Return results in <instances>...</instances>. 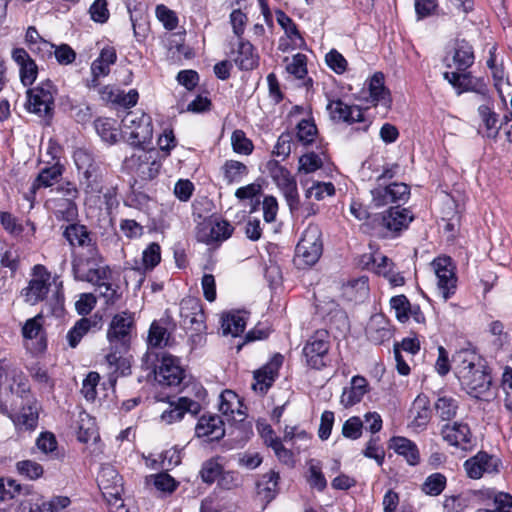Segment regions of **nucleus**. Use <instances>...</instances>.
Segmentation results:
<instances>
[{
	"label": "nucleus",
	"instance_id": "obj_1",
	"mask_svg": "<svg viewBox=\"0 0 512 512\" xmlns=\"http://www.w3.org/2000/svg\"><path fill=\"white\" fill-rule=\"evenodd\" d=\"M103 262V257L97 246H90L72 261V272L75 280L89 283L110 280L111 270Z\"/></svg>",
	"mask_w": 512,
	"mask_h": 512
},
{
	"label": "nucleus",
	"instance_id": "obj_2",
	"mask_svg": "<svg viewBox=\"0 0 512 512\" xmlns=\"http://www.w3.org/2000/svg\"><path fill=\"white\" fill-rule=\"evenodd\" d=\"M74 162L80 175V185L86 194H98L102 192L104 180V168L96 160L93 153L79 148L73 154Z\"/></svg>",
	"mask_w": 512,
	"mask_h": 512
},
{
	"label": "nucleus",
	"instance_id": "obj_3",
	"mask_svg": "<svg viewBox=\"0 0 512 512\" xmlns=\"http://www.w3.org/2000/svg\"><path fill=\"white\" fill-rule=\"evenodd\" d=\"M57 88L50 79L40 82L27 90L26 109L42 118L51 119Z\"/></svg>",
	"mask_w": 512,
	"mask_h": 512
},
{
	"label": "nucleus",
	"instance_id": "obj_4",
	"mask_svg": "<svg viewBox=\"0 0 512 512\" xmlns=\"http://www.w3.org/2000/svg\"><path fill=\"white\" fill-rule=\"evenodd\" d=\"M121 122L125 133H128L127 141L131 146L140 147L151 141L153 126L148 114L129 111Z\"/></svg>",
	"mask_w": 512,
	"mask_h": 512
},
{
	"label": "nucleus",
	"instance_id": "obj_5",
	"mask_svg": "<svg viewBox=\"0 0 512 512\" xmlns=\"http://www.w3.org/2000/svg\"><path fill=\"white\" fill-rule=\"evenodd\" d=\"M157 364L153 367L155 380L161 386H179L185 378V371L180 365V359L167 353L155 355Z\"/></svg>",
	"mask_w": 512,
	"mask_h": 512
},
{
	"label": "nucleus",
	"instance_id": "obj_6",
	"mask_svg": "<svg viewBox=\"0 0 512 512\" xmlns=\"http://www.w3.org/2000/svg\"><path fill=\"white\" fill-rule=\"evenodd\" d=\"M134 329L135 322L132 313L123 311L115 314L107 330V340L110 346L130 349Z\"/></svg>",
	"mask_w": 512,
	"mask_h": 512
},
{
	"label": "nucleus",
	"instance_id": "obj_7",
	"mask_svg": "<svg viewBox=\"0 0 512 512\" xmlns=\"http://www.w3.org/2000/svg\"><path fill=\"white\" fill-rule=\"evenodd\" d=\"M322 232L318 225L310 224L296 246V257L307 266L314 265L322 255Z\"/></svg>",
	"mask_w": 512,
	"mask_h": 512
},
{
	"label": "nucleus",
	"instance_id": "obj_8",
	"mask_svg": "<svg viewBox=\"0 0 512 512\" xmlns=\"http://www.w3.org/2000/svg\"><path fill=\"white\" fill-rule=\"evenodd\" d=\"M462 388L471 396L479 400H489L493 393L491 391L492 377L483 364L464 374L459 379Z\"/></svg>",
	"mask_w": 512,
	"mask_h": 512
},
{
	"label": "nucleus",
	"instance_id": "obj_9",
	"mask_svg": "<svg viewBox=\"0 0 512 512\" xmlns=\"http://www.w3.org/2000/svg\"><path fill=\"white\" fill-rule=\"evenodd\" d=\"M375 219L386 230L385 237L395 238L408 228L414 216L409 209L396 205L378 214Z\"/></svg>",
	"mask_w": 512,
	"mask_h": 512
},
{
	"label": "nucleus",
	"instance_id": "obj_10",
	"mask_svg": "<svg viewBox=\"0 0 512 512\" xmlns=\"http://www.w3.org/2000/svg\"><path fill=\"white\" fill-rule=\"evenodd\" d=\"M330 349L329 335L326 330L316 331L303 347L306 363L312 369L320 370L326 366V357Z\"/></svg>",
	"mask_w": 512,
	"mask_h": 512
},
{
	"label": "nucleus",
	"instance_id": "obj_11",
	"mask_svg": "<svg viewBox=\"0 0 512 512\" xmlns=\"http://www.w3.org/2000/svg\"><path fill=\"white\" fill-rule=\"evenodd\" d=\"M32 275L33 278L22 289L21 295L26 303L36 305L47 297L51 285V273L45 266L37 264L33 267Z\"/></svg>",
	"mask_w": 512,
	"mask_h": 512
},
{
	"label": "nucleus",
	"instance_id": "obj_12",
	"mask_svg": "<svg viewBox=\"0 0 512 512\" xmlns=\"http://www.w3.org/2000/svg\"><path fill=\"white\" fill-rule=\"evenodd\" d=\"M21 400L19 411L14 412L12 416V423L19 433L33 432L38 427L41 404L34 395L21 398Z\"/></svg>",
	"mask_w": 512,
	"mask_h": 512
},
{
	"label": "nucleus",
	"instance_id": "obj_13",
	"mask_svg": "<svg viewBox=\"0 0 512 512\" xmlns=\"http://www.w3.org/2000/svg\"><path fill=\"white\" fill-rule=\"evenodd\" d=\"M227 55L240 70L249 71L258 65V55L254 46L243 39L242 34H234L229 41Z\"/></svg>",
	"mask_w": 512,
	"mask_h": 512
},
{
	"label": "nucleus",
	"instance_id": "obj_14",
	"mask_svg": "<svg viewBox=\"0 0 512 512\" xmlns=\"http://www.w3.org/2000/svg\"><path fill=\"white\" fill-rule=\"evenodd\" d=\"M372 204L376 208L388 204H404L410 196V187L405 183L393 182L387 186L378 185L371 190Z\"/></svg>",
	"mask_w": 512,
	"mask_h": 512
},
{
	"label": "nucleus",
	"instance_id": "obj_15",
	"mask_svg": "<svg viewBox=\"0 0 512 512\" xmlns=\"http://www.w3.org/2000/svg\"><path fill=\"white\" fill-rule=\"evenodd\" d=\"M127 169L134 171L142 180H153L160 171L161 163L152 151H140L124 159Z\"/></svg>",
	"mask_w": 512,
	"mask_h": 512
},
{
	"label": "nucleus",
	"instance_id": "obj_16",
	"mask_svg": "<svg viewBox=\"0 0 512 512\" xmlns=\"http://www.w3.org/2000/svg\"><path fill=\"white\" fill-rule=\"evenodd\" d=\"M501 466V459L486 451H479L464 462L467 476L471 479H480L485 473L497 474Z\"/></svg>",
	"mask_w": 512,
	"mask_h": 512
},
{
	"label": "nucleus",
	"instance_id": "obj_17",
	"mask_svg": "<svg viewBox=\"0 0 512 512\" xmlns=\"http://www.w3.org/2000/svg\"><path fill=\"white\" fill-rule=\"evenodd\" d=\"M180 324L191 331H205V314L199 299L189 297L180 302Z\"/></svg>",
	"mask_w": 512,
	"mask_h": 512
},
{
	"label": "nucleus",
	"instance_id": "obj_18",
	"mask_svg": "<svg viewBox=\"0 0 512 512\" xmlns=\"http://www.w3.org/2000/svg\"><path fill=\"white\" fill-rule=\"evenodd\" d=\"M432 265L438 279L437 286L439 293L446 301L454 295L457 282L451 258L448 256L438 257L433 260Z\"/></svg>",
	"mask_w": 512,
	"mask_h": 512
},
{
	"label": "nucleus",
	"instance_id": "obj_19",
	"mask_svg": "<svg viewBox=\"0 0 512 512\" xmlns=\"http://www.w3.org/2000/svg\"><path fill=\"white\" fill-rule=\"evenodd\" d=\"M330 117L335 122H344L349 125L365 122L364 112L358 105H348L341 99L330 100L327 104Z\"/></svg>",
	"mask_w": 512,
	"mask_h": 512
},
{
	"label": "nucleus",
	"instance_id": "obj_20",
	"mask_svg": "<svg viewBox=\"0 0 512 512\" xmlns=\"http://www.w3.org/2000/svg\"><path fill=\"white\" fill-rule=\"evenodd\" d=\"M283 363V356L276 354L270 362L254 372L255 383L252 384L254 391L265 394L278 377V372Z\"/></svg>",
	"mask_w": 512,
	"mask_h": 512
},
{
	"label": "nucleus",
	"instance_id": "obj_21",
	"mask_svg": "<svg viewBox=\"0 0 512 512\" xmlns=\"http://www.w3.org/2000/svg\"><path fill=\"white\" fill-rule=\"evenodd\" d=\"M195 434L207 442L219 441L225 436L224 422L219 415H202L196 424Z\"/></svg>",
	"mask_w": 512,
	"mask_h": 512
},
{
	"label": "nucleus",
	"instance_id": "obj_22",
	"mask_svg": "<svg viewBox=\"0 0 512 512\" xmlns=\"http://www.w3.org/2000/svg\"><path fill=\"white\" fill-rule=\"evenodd\" d=\"M32 493V486L22 485L11 478H0V512H9L14 499Z\"/></svg>",
	"mask_w": 512,
	"mask_h": 512
},
{
	"label": "nucleus",
	"instance_id": "obj_23",
	"mask_svg": "<svg viewBox=\"0 0 512 512\" xmlns=\"http://www.w3.org/2000/svg\"><path fill=\"white\" fill-rule=\"evenodd\" d=\"M441 435L449 445L467 449L471 445L472 432L467 423L455 421L447 423L441 429Z\"/></svg>",
	"mask_w": 512,
	"mask_h": 512
},
{
	"label": "nucleus",
	"instance_id": "obj_24",
	"mask_svg": "<svg viewBox=\"0 0 512 512\" xmlns=\"http://www.w3.org/2000/svg\"><path fill=\"white\" fill-rule=\"evenodd\" d=\"M102 328V316L94 314L91 317L79 319L67 333V341L71 348L77 347L81 339L90 331L96 332Z\"/></svg>",
	"mask_w": 512,
	"mask_h": 512
},
{
	"label": "nucleus",
	"instance_id": "obj_25",
	"mask_svg": "<svg viewBox=\"0 0 512 512\" xmlns=\"http://www.w3.org/2000/svg\"><path fill=\"white\" fill-rule=\"evenodd\" d=\"M97 482L103 495H118L123 492V478L110 464L101 467Z\"/></svg>",
	"mask_w": 512,
	"mask_h": 512
},
{
	"label": "nucleus",
	"instance_id": "obj_26",
	"mask_svg": "<svg viewBox=\"0 0 512 512\" xmlns=\"http://www.w3.org/2000/svg\"><path fill=\"white\" fill-rule=\"evenodd\" d=\"M12 59L19 66L20 80L24 86H31L37 78L38 67L35 61L23 48H14Z\"/></svg>",
	"mask_w": 512,
	"mask_h": 512
},
{
	"label": "nucleus",
	"instance_id": "obj_27",
	"mask_svg": "<svg viewBox=\"0 0 512 512\" xmlns=\"http://www.w3.org/2000/svg\"><path fill=\"white\" fill-rule=\"evenodd\" d=\"M206 227L208 233L201 235V240L207 244L222 242L231 237L234 227L226 220L219 217H211Z\"/></svg>",
	"mask_w": 512,
	"mask_h": 512
},
{
	"label": "nucleus",
	"instance_id": "obj_28",
	"mask_svg": "<svg viewBox=\"0 0 512 512\" xmlns=\"http://www.w3.org/2000/svg\"><path fill=\"white\" fill-rule=\"evenodd\" d=\"M392 335L390 324L383 315H375L370 319L366 327V336L370 342L380 345L390 340Z\"/></svg>",
	"mask_w": 512,
	"mask_h": 512
},
{
	"label": "nucleus",
	"instance_id": "obj_29",
	"mask_svg": "<svg viewBox=\"0 0 512 512\" xmlns=\"http://www.w3.org/2000/svg\"><path fill=\"white\" fill-rule=\"evenodd\" d=\"M389 448L404 457L411 466L420 462V453L416 443L406 437L393 436L389 441Z\"/></svg>",
	"mask_w": 512,
	"mask_h": 512
},
{
	"label": "nucleus",
	"instance_id": "obj_30",
	"mask_svg": "<svg viewBox=\"0 0 512 512\" xmlns=\"http://www.w3.org/2000/svg\"><path fill=\"white\" fill-rule=\"evenodd\" d=\"M452 363L458 380L482 364L480 357L469 349L457 351L452 357Z\"/></svg>",
	"mask_w": 512,
	"mask_h": 512
},
{
	"label": "nucleus",
	"instance_id": "obj_31",
	"mask_svg": "<svg viewBox=\"0 0 512 512\" xmlns=\"http://www.w3.org/2000/svg\"><path fill=\"white\" fill-rule=\"evenodd\" d=\"M63 237L69 242L71 246H81L87 249L90 246H96L92 241L91 233L85 225L77 223L76 221L70 222L63 231Z\"/></svg>",
	"mask_w": 512,
	"mask_h": 512
},
{
	"label": "nucleus",
	"instance_id": "obj_32",
	"mask_svg": "<svg viewBox=\"0 0 512 512\" xmlns=\"http://www.w3.org/2000/svg\"><path fill=\"white\" fill-rule=\"evenodd\" d=\"M367 392V380L362 376H354L351 379V386L343 390L341 395V403L345 407H351L359 403Z\"/></svg>",
	"mask_w": 512,
	"mask_h": 512
},
{
	"label": "nucleus",
	"instance_id": "obj_33",
	"mask_svg": "<svg viewBox=\"0 0 512 512\" xmlns=\"http://www.w3.org/2000/svg\"><path fill=\"white\" fill-rule=\"evenodd\" d=\"M248 315L245 311H232L223 315L221 327L224 335L240 336L246 328Z\"/></svg>",
	"mask_w": 512,
	"mask_h": 512
},
{
	"label": "nucleus",
	"instance_id": "obj_34",
	"mask_svg": "<svg viewBox=\"0 0 512 512\" xmlns=\"http://www.w3.org/2000/svg\"><path fill=\"white\" fill-rule=\"evenodd\" d=\"M52 210L57 220L74 222L78 219V207L74 199L54 197L50 200Z\"/></svg>",
	"mask_w": 512,
	"mask_h": 512
},
{
	"label": "nucleus",
	"instance_id": "obj_35",
	"mask_svg": "<svg viewBox=\"0 0 512 512\" xmlns=\"http://www.w3.org/2000/svg\"><path fill=\"white\" fill-rule=\"evenodd\" d=\"M265 171L281 191L292 187V185H296V181L290 171L286 167L280 165L277 160H269L265 165Z\"/></svg>",
	"mask_w": 512,
	"mask_h": 512
},
{
	"label": "nucleus",
	"instance_id": "obj_36",
	"mask_svg": "<svg viewBox=\"0 0 512 512\" xmlns=\"http://www.w3.org/2000/svg\"><path fill=\"white\" fill-rule=\"evenodd\" d=\"M167 320H154L149 328L148 345L152 348H163L170 345L171 333L168 331Z\"/></svg>",
	"mask_w": 512,
	"mask_h": 512
},
{
	"label": "nucleus",
	"instance_id": "obj_37",
	"mask_svg": "<svg viewBox=\"0 0 512 512\" xmlns=\"http://www.w3.org/2000/svg\"><path fill=\"white\" fill-rule=\"evenodd\" d=\"M286 71L298 80H303L302 86L307 90L312 88L313 80L307 77V56L302 53L295 54L291 61L286 65Z\"/></svg>",
	"mask_w": 512,
	"mask_h": 512
},
{
	"label": "nucleus",
	"instance_id": "obj_38",
	"mask_svg": "<svg viewBox=\"0 0 512 512\" xmlns=\"http://www.w3.org/2000/svg\"><path fill=\"white\" fill-rule=\"evenodd\" d=\"M369 92L371 98L388 107L391 104V94L385 86V76L382 72H375L369 80Z\"/></svg>",
	"mask_w": 512,
	"mask_h": 512
},
{
	"label": "nucleus",
	"instance_id": "obj_39",
	"mask_svg": "<svg viewBox=\"0 0 512 512\" xmlns=\"http://www.w3.org/2000/svg\"><path fill=\"white\" fill-rule=\"evenodd\" d=\"M452 59L458 71H466L474 63L472 46L465 40H457Z\"/></svg>",
	"mask_w": 512,
	"mask_h": 512
},
{
	"label": "nucleus",
	"instance_id": "obj_40",
	"mask_svg": "<svg viewBox=\"0 0 512 512\" xmlns=\"http://www.w3.org/2000/svg\"><path fill=\"white\" fill-rule=\"evenodd\" d=\"M328 159L326 150L321 148L320 151H310L299 157L298 171L304 174H310L322 168L324 161Z\"/></svg>",
	"mask_w": 512,
	"mask_h": 512
},
{
	"label": "nucleus",
	"instance_id": "obj_41",
	"mask_svg": "<svg viewBox=\"0 0 512 512\" xmlns=\"http://www.w3.org/2000/svg\"><path fill=\"white\" fill-rule=\"evenodd\" d=\"M9 374L10 377L8 381L11 382V393L15 394L20 399L32 395L30 386L28 384V379L24 372L19 367L14 366V368L10 371Z\"/></svg>",
	"mask_w": 512,
	"mask_h": 512
},
{
	"label": "nucleus",
	"instance_id": "obj_42",
	"mask_svg": "<svg viewBox=\"0 0 512 512\" xmlns=\"http://www.w3.org/2000/svg\"><path fill=\"white\" fill-rule=\"evenodd\" d=\"M280 476L275 471H270L262 476V479L257 483L258 494L263 495L267 503L271 502L278 490V482Z\"/></svg>",
	"mask_w": 512,
	"mask_h": 512
},
{
	"label": "nucleus",
	"instance_id": "obj_43",
	"mask_svg": "<svg viewBox=\"0 0 512 512\" xmlns=\"http://www.w3.org/2000/svg\"><path fill=\"white\" fill-rule=\"evenodd\" d=\"M222 171L227 184L239 183L248 174L247 166L236 160H227Z\"/></svg>",
	"mask_w": 512,
	"mask_h": 512
},
{
	"label": "nucleus",
	"instance_id": "obj_44",
	"mask_svg": "<svg viewBox=\"0 0 512 512\" xmlns=\"http://www.w3.org/2000/svg\"><path fill=\"white\" fill-rule=\"evenodd\" d=\"M94 128L100 138L112 145L118 140V132L115 127V121L109 118H98L94 121Z\"/></svg>",
	"mask_w": 512,
	"mask_h": 512
},
{
	"label": "nucleus",
	"instance_id": "obj_45",
	"mask_svg": "<svg viewBox=\"0 0 512 512\" xmlns=\"http://www.w3.org/2000/svg\"><path fill=\"white\" fill-rule=\"evenodd\" d=\"M318 134L312 119H302L296 126V138L304 146L312 144Z\"/></svg>",
	"mask_w": 512,
	"mask_h": 512
},
{
	"label": "nucleus",
	"instance_id": "obj_46",
	"mask_svg": "<svg viewBox=\"0 0 512 512\" xmlns=\"http://www.w3.org/2000/svg\"><path fill=\"white\" fill-rule=\"evenodd\" d=\"M486 497L493 500L494 508L485 512H512V496L509 493L487 490Z\"/></svg>",
	"mask_w": 512,
	"mask_h": 512
},
{
	"label": "nucleus",
	"instance_id": "obj_47",
	"mask_svg": "<svg viewBox=\"0 0 512 512\" xmlns=\"http://www.w3.org/2000/svg\"><path fill=\"white\" fill-rule=\"evenodd\" d=\"M435 409L442 420L449 421L456 416L458 402L452 397L442 396L437 399Z\"/></svg>",
	"mask_w": 512,
	"mask_h": 512
},
{
	"label": "nucleus",
	"instance_id": "obj_48",
	"mask_svg": "<svg viewBox=\"0 0 512 512\" xmlns=\"http://www.w3.org/2000/svg\"><path fill=\"white\" fill-rule=\"evenodd\" d=\"M92 284L96 286L95 291L104 298L106 305H114L121 298L119 286L113 285L109 280H101Z\"/></svg>",
	"mask_w": 512,
	"mask_h": 512
},
{
	"label": "nucleus",
	"instance_id": "obj_49",
	"mask_svg": "<svg viewBox=\"0 0 512 512\" xmlns=\"http://www.w3.org/2000/svg\"><path fill=\"white\" fill-rule=\"evenodd\" d=\"M478 112L486 127L487 137L495 139L499 133V128L496 126L498 122L497 114L486 104L480 105Z\"/></svg>",
	"mask_w": 512,
	"mask_h": 512
},
{
	"label": "nucleus",
	"instance_id": "obj_50",
	"mask_svg": "<svg viewBox=\"0 0 512 512\" xmlns=\"http://www.w3.org/2000/svg\"><path fill=\"white\" fill-rule=\"evenodd\" d=\"M447 479L441 473L429 475L422 485V491L430 496L440 495L446 487Z\"/></svg>",
	"mask_w": 512,
	"mask_h": 512
},
{
	"label": "nucleus",
	"instance_id": "obj_51",
	"mask_svg": "<svg viewBox=\"0 0 512 512\" xmlns=\"http://www.w3.org/2000/svg\"><path fill=\"white\" fill-rule=\"evenodd\" d=\"M413 408L416 410L413 420L414 425L417 427L426 426L431 418V410L427 398L418 396L414 401Z\"/></svg>",
	"mask_w": 512,
	"mask_h": 512
},
{
	"label": "nucleus",
	"instance_id": "obj_52",
	"mask_svg": "<svg viewBox=\"0 0 512 512\" xmlns=\"http://www.w3.org/2000/svg\"><path fill=\"white\" fill-rule=\"evenodd\" d=\"M444 79H446L454 88L459 90V93L463 91L471 90V75L466 71H454L444 72Z\"/></svg>",
	"mask_w": 512,
	"mask_h": 512
},
{
	"label": "nucleus",
	"instance_id": "obj_53",
	"mask_svg": "<svg viewBox=\"0 0 512 512\" xmlns=\"http://www.w3.org/2000/svg\"><path fill=\"white\" fill-rule=\"evenodd\" d=\"M62 174V168L59 165H53L41 170L33 183V188L49 187L54 181H57Z\"/></svg>",
	"mask_w": 512,
	"mask_h": 512
},
{
	"label": "nucleus",
	"instance_id": "obj_54",
	"mask_svg": "<svg viewBox=\"0 0 512 512\" xmlns=\"http://www.w3.org/2000/svg\"><path fill=\"white\" fill-rule=\"evenodd\" d=\"M390 306L395 311V317L399 322L405 323L409 320L411 304L405 295L401 294L392 297L390 299Z\"/></svg>",
	"mask_w": 512,
	"mask_h": 512
},
{
	"label": "nucleus",
	"instance_id": "obj_55",
	"mask_svg": "<svg viewBox=\"0 0 512 512\" xmlns=\"http://www.w3.org/2000/svg\"><path fill=\"white\" fill-rule=\"evenodd\" d=\"M16 469L20 475L29 480H36L44 473L42 465L33 460H22L17 462Z\"/></svg>",
	"mask_w": 512,
	"mask_h": 512
},
{
	"label": "nucleus",
	"instance_id": "obj_56",
	"mask_svg": "<svg viewBox=\"0 0 512 512\" xmlns=\"http://www.w3.org/2000/svg\"><path fill=\"white\" fill-rule=\"evenodd\" d=\"M231 144L234 152L243 155H250L253 152L254 146L250 139L242 130H235L231 136Z\"/></svg>",
	"mask_w": 512,
	"mask_h": 512
},
{
	"label": "nucleus",
	"instance_id": "obj_57",
	"mask_svg": "<svg viewBox=\"0 0 512 512\" xmlns=\"http://www.w3.org/2000/svg\"><path fill=\"white\" fill-rule=\"evenodd\" d=\"M223 467L215 459H209L202 464L200 475L204 483L212 484L219 479Z\"/></svg>",
	"mask_w": 512,
	"mask_h": 512
},
{
	"label": "nucleus",
	"instance_id": "obj_58",
	"mask_svg": "<svg viewBox=\"0 0 512 512\" xmlns=\"http://www.w3.org/2000/svg\"><path fill=\"white\" fill-rule=\"evenodd\" d=\"M161 261V248L156 242L150 243L142 253V263L146 270L154 269Z\"/></svg>",
	"mask_w": 512,
	"mask_h": 512
},
{
	"label": "nucleus",
	"instance_id": "obj_59",
	"mask_svg": "<svg viewBox=\"0 0 512 512\" xmlns=\"http://www.w3.org/2000/svg\"><path fill=\"white\" fill-rule=\"evenodd\" d=\"M335 187L331 182H316L306 190V198L314 197L317 201L323 200L326 196H333Z\"/></svg>",
	"mask_w": 512,
	"mask_h": 512
},
{
	"label": "nucleus",
	"instance_id": "obj_60",
	"mask_svg": "<svg viewBox=\"0 0 512 512\" xmlns=\"http://www.w3.org/2000/svg\"><path fill=\"white\" fill-rule=\"evenodd\" d=\"M307 482L311 488L316 489L320 492L326 489L327 480L321 471L319 463L314 464L313 461H311V464L309 466V475L307 477Z\"/></svg>",
	"mask_w": 512,
	"mask_h": 512
},
{
	"label": "nucleus",
	"instance_id": "obj_61",
	"mask_svg": "<svg viewBox=\"0 0 512 512\" xmlns=\"http://www.w3.org/2000/svg\"><path fill=\"white\" fill-rule=\"evenodd\" d=\"M149 481H152L156 489L162 492L172 493L178 486L176 480L166 472L151 475Z\"/></svg>",
	"mask_w": 512,
	"mask_h": 512
},
{
	"label": "nucleus",
	"instance_id": "obj_62",
	"mask_svg": "<svg viewBox=\"0 0 512 512\" xmlns=\"http://www.w3.org/2000/svg\"><path fill=\"white\" fill-rule=\"evenodd\" d=\"M100 381L97 372H89L82 382L81 393L87 401H94L97 397L96 387Z\"/></svg>",
	"mask_w": 512,
	"mask_h": 512
},
{
	"label": "nucleus",
	"instance_id": "obj_63",
	"mask_svg": "<svg viewBox=\"0 0 512 512\" xmlns=\"http://www.w3.org/2000/svg\"><path fill=\"white\" fill-rule=\"evenodd\" d=\"M36 225L29 219L16 223L15 229L10 233L14 237H21L26 242H31L35 238Z\"/></svg>",
	"mask_w": 512,
	"mask_h": 512
},
{
	"label": "nucleus",
	"instance_id": "obj_64",
	"mask_svg": "<svg viewBox=\"0 0 512 512\" xmlns=\"http://www.w3.org/2000/svg\"><path fill=\"white\" fill-rule=\"evenodd\" d=\"M157 19L163 24L166 30H174L178 25V17L176 13L161 4L156 7Z\"/></svg>",
	"mask_w": 512,
	"mask_h": 512
}]
</instances>
